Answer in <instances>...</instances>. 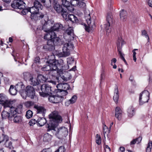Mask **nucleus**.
Instances as JSON below:
<instances>
[{
	"mask_svg": "<svg viewBox=\"0 0 152 152\" xmlns=\"http://www.w3.org/2000/svg\"><path fill=\"white\" fill-rule=\"evenodd\" d=\"M53 7L57 13L61 14L63 18H66V15L68 13L67 8H63L61 6L57 3L54 4Z\"/></svg>",
	"mask_w": 152,
	"mask_h": 152,
	"instance_id": "1a4fd4ad",
	"label": "nucleus"
},
{
	"mask_svg": "<svg viewBox=\"0 0 152 152\" xmlns=\"http://www.w3.org/2000/svg\"><path fill=\"white\" fill-rule=\"evenodd\" d=\"M65 151L64 147L63 146H61L55 152H64Z\"/></svg>",
	"mask_w": 152,
	"mask_h": 152,
	"instance_id": "864d4df0",
	"label": "nucleus"
},
{
	"mask_svg": "<svg viewBox=\"0 0 152 152\" xmlns=\"http://www.w3.org/2000/svg\"><path fill=\"white\" fill-rule=\"evenodd\" d=\"M49 133H47L45 134L43 136V140L45 142H49L50 141L52 137V136L51 135V134H49V133H52L50 132L51 133H50V132Z\"/></svg>",
	"mask_w": 152,
	"mask_h": 152,
	"instance_id": "c85d7f7f",
	"label": "nucleus"
},
{
	"mask_svg": "<svg viewBox=\"0 0 152 152\" xmlns=\"http://www.w3.org/2000/svg\"><path fill=\"white\" fill-rule=\"evenodd\" d=\"M52 40H49L47 42V45L44 46V48L49 50L54 49V45H60L61 39L58 37H56V34L53 36Z\"/></svg>",
	"mask_w": 152,
	"mask_h": 152,
	"instance_id": "39448f33",
	"label": "nucleus"
},
{
	"mask_svg": "<svg viewBox=\"0 0 152 152\" xmlns=\"http://www.w3.org/2000/svg\"><path fill=\"white\" fill-rule=\"evenodd\" d=\"M37 122V121H35V119H32L29 121V124L30 126H32L34 124Z\"/></svg>",
	"mask_w": 152,
	"mask_h": 152,
	"instance_id": "6e6d98bb",
	"label": "nucleus"
},
{
	"mask_svg": "<svg viewBox=\"0 0 152 152\" xmlns=\"http://www.w3.org/2000/svg\"><path fill=\"white\" fill-rule=\"evenodd\" d=\"M64 97L63 96L53 95L52 94L49 96L48 99L49 101L53 103H58L61 102Z\"/></svg>",
	"mask_w": 152,
	"mask_h": 152,
	"instance_id": "4468645a",
	"label": "nucleus"
},
{
	"mask_svg": "<svg viewBox=\"0 0 152 152\" xmlns=\"http://www.w3.org/2000/svg\"><path fill=\"white\" fill-rule=\"evenodd\" d=\"M37 121L38 124L40 126H42L44 125L47 122L46 119L44 118H39L38 119Z\"/></svg>",
	"mask_w": 152,
	"mask_h": 152,
	"instance_id": "72a5a7b5",
	"label": "nucleus"
},
{
	"mask_svg": "<svg viewBox=\"0 0 152 152\" xmlns=\"http://www.w3.org/2000/svg\"><path fill=\"white\" fill-rule=\"evenodd\" d=\"M37 79H36L35 78H33V77L32 78H31L29 81H30V83L31 84L33 85V86H37L38 88L37 89L38 90V88H39V86L40 85V83L38 82L37 81Z\"/></svg>",
	"mask_w": 152,
	"mask_h": 152,
	"instance_id": "2f4dec72",
	"label": "nucleus"
},
{
	"mask_svg": "<svg viewBox=\"0 0 152 152\" xmlns=\"http://www.w3.org/2000/svg\"><path fill=\"white\" fill-rule=\"evenodd\" d=\"M103 133L104 134V138H105V134L106 133V132H107L108 129L107 126L105 125H104L103 126Z\"/></svg>",
	"mask_w": 152,
	"mask_h": 152,
	"instance_id": "603ef678",
	"label": "nucleus"
},
{
	"mask_svg": "<svg viewBox=\"0 0 152 152\" xmlns=\"http://www.w3.org/2000/svg\"><path fill=\"white\" fill-rule=\"evenodd\" d=\"M148 5L149 6L152 8V1L149 0L148 2Z\"/></svg>",
	"mask_w": 152,
	"mask_h": 152,
	"instance_id": "774afa93",
	"label": "nucleus"
},
{
	"mask_svg": "<svg viewBox=\"0 0 152 152\" xmlns=\"http://www.w3.org/2000/svg\"><path fill=\"white\" fill-rule=\"evenodd\" d=\"M41 1L44 5L47 8L50 7L51 5V0H38Z\"/></svg>",
	"mask_w": 152,
	"mask_h": 152,
	"instance_id": "7c9ffc66",
	"label": "nucleus"
},
{
	"mask_svg": "<svg viewBox=\"0 0 152 152\" xmlns=\"http://www.w3.org/2000/svg\"><path fill=\"white\" fill-rule=\"evenodd\" d=\"M34 104V102L31 101L26 102H25L24 105L26 107H29L33 106Z\"/></svg>",
	"mask_w": 152,
	"mask_h": 152,
	"instance_id": "de8ad7c7",
	"label": "nucleus"
},
{
	"mask_svg": "<svg viewBox=\"0 0 152 152\" xmlns=\"http://www.w3.org/2000/svg\"><path fill=\"white\" fill-rule=\"evenodd\" d=\"M127 13L124 10H122L120 12V19L123 21H125L127 18Z\"/></svg>",
	"mask_w": 152,
	"mask_h": 152,
	"instance_id": "cd10ccee",
	"label": "nucleus"
},
{
	"mask_svg": "<svg viewBox=\"0 0 152 152\" xmlns=\"http://www.w3.org/2000/svg\"><path fill=\"white\" fill-rule=\"evenodd\" d=\"M12 100H9L7 97L3 94H0V102L3 104L4 108L11 106L13 103Z\"/></svg>",
	"mask_w": 152,
	"mask_h": 152,
	"instance_id": "9b49d317",
	"label": "nucleus"
},
{
	"mask_svg": "<svg viewBox=\"0 0 152 152\" xmlns=\"http://www.w3.org/2000/svg\"><path fill=\"white\" fill-rule=\"evenodd\" d=\"M24 79L26 80H29L31 78H32V76L31 74L29 72H25L23 73Z\"/></svg>",
	"mask_w": 152,
	"mask_h": 152,
	"instance_id": "473e14b6",
	"label": "nucleus"
},
{
	"mask_svg": "<svg viewBox=\"0 0 152 152\" xmlns=\"http://www.w3.org/2000/svg\"><path fill=\"white\" fill-rule=\"evenodd\" d=\"M127 112L128 116L130 118L132 117L134 113V108L132 107H129L127 110Z\"/></svg>",
	"mask_w": 152,
	"mask_h": 152,
	"instance_id": "c9c22d12",
	"label": "nucleus"
},
{
	"mask_svg": "<svg viewBox=\"0 0 152 152\" xmlns=\"http://www.w3.org/2000/svg\"><path fill=\"white\" fill-rule=\"evenodd\" d=\"M114 94L113 96V100L115 102L117 103L118 102L119 98V91L117 86L116 85L114 89Z\"/></svg>",
	"mask_w": 152,
	"mask_h": 152,
	"instance_id": "b1692460",
	"label": "nucleus"
},
{
	"mask_svg": "<svg viewBox=\"0 0 152 152\" xmlns=\"http://www.w3.org/2000/svg\"><path fill=\"white\" fill-rule=\"evenodd\" d=\"M25 4L23 0H13L11 4V6L14 9L21 10L25 7Z\"/></svg>",
	"mask_w": 152,
	"mask_h": 152,
	"instance_id": "ddd939ff",
	"label": "nucleus"
},
{
	"mask_svg": "<svg viewBox=\"0 0 152 152\" xmlns=\"http://www.w3.org/2000/svg\"><path fill=\"white\" fill-rule=\"evenodd\" d=\"M56 86L57 88L58 92H62L63 96H66L68 94L67 90L70 88L69 86L67 83L59 84Z\"/></svg>",
	"mask_w": 152,
	"mask_h": 152,
	"instance_id": "9d476101",
	"label": "nucleus"
},
{
	"mask_svg": "<svg viewBox=\"0 0 152 152\" xmlns=\"http://www.w3.org/2000/svg\"><path fill=\"white\" fill-rule=\"evenodd\" d=\"M77 5L80 7L85 9L86 8V4L82 1H78L77 3Z\"/></svg>",
	"mask_w": 152,
	"mask_h": 152,
	"instance_id": "8fccbe9b",
	"label": "nucleus"
},
{
	"mask_svg": "<svg viewBox=\"0 0 152 152\" xmlns=\"http://www.w3.org/2000/svg\"><path fill=\"white\" fill-rule=\"evenodd\" d=\"M63 28L62 25L60 23L55 24L51 28V30L52 31H59L62 29Z\"/></svg>",
	"mask_w": 152,
	"mask_h": 152,
	"instance_id": "4be33fe9",
	"label": "nucleus"
},
{
	"mask_svg": "<svg viewBox=\"0 0 152 152\" xmlns=\"http://www.w3.org/2000/svg\"><path fill=\"white\" fill-rule=\"evenodd\" d=\"M152 141H149V142L148 143L147 148H146V152H150L152 148Z\"/></svg>",
	"mask_w": 152,
	"mask_h": 152,
	"instance_id": "79ce46f5",
	"label": "nucleus"
},
{
	"mask_svg": "<svg viewBox=\"0 0 152 152\" xmlns=\"http://www.w3.org/2000/svg\"><path fill=\"white\" fill-rule=\"evenodd\" d=\"M73 28L72 27H70L68 28L66 31L65 33V35L67 34L68 36H69L70 39L74 38V32Z\"/></svg>",
	"mask_w": 152,
	"mask_h": 152,
	"instance_id": "5701e85b",
	"label": "nucleus"
},
{
	"mask_svg": "<svg viewBox=\"0 0 152 152\" xmlns=\"http://www.w3.org/2000/svg\"><path fill=\"white\" fill-rule=\"evenodd\" d=\"M37 81L40 83L39 88H38V90L40 88V85H42L41 83H43L45 82L46 80V78L43 75H39L37 76Z\"/></svg>",
	"mask_w": 152,
	"mask_h": 152,
	"instance_id": "a878e982",
	"label": "nucleus"
},
{
	"mask_svg": "<svg viewBox=\"0 0 152 152\" xmlns=\"http://www.w3.org/2000/svg\"><path fill=\"white\" fill-rule=\"evenodd\" d=\"M13 101V103L11 105V106H8L7 107H6V108L8 107L9 108V110H10V114L11 116H12V115H14L15 114H17V108L15 107H14L13 106V104L15 102V101L14 100H12Z\"/></svg>",
	"mask_w": 152,
	"mask_h": 152,
	"instance_id": "412c9836",
	"label": "nucleus"
},
{
	"mask_svg": "<svg viewBox=\"0 0 152 152\" xmlns=\"http://www.w3.org/2000/svg\"><path fill=\"white\" fill-rule=\"evenodd\" d=\"M47 62L49 65L44 66L41 69L43 71H48L49 74L53 76H55L57 70L59 69L58 66H60L59 60L49 59Z\"/></svg>",
	"mask_w": 152,
	"mask_h": 152,
	"instance_id": "f03ea898",
	"label": "nucleus"
},
{
	"mask_svg": "<svg viewBox=\"0 0 152 152\" xmlns=\"http://www.w3.org/2000/svg\"><path fill=\"white\" fill-rule=\"evenodd\" d=\"M4 83L6 84H9L10 83L9 79L7 77H5L4 79Z\"/></svg>",
	"mask_w": 152,
	"mask_h": 152,
	"instance_id": "4d7b16f0",
	"label": "nucleus"
},
{
	"mask_svg": "<svg viewBox=\"0 0 152 152\" xmlns=\"http://www.w3.org/2000/svg\"><path fill=\"white\" fill-rule=\"evenodd\" d=\"M49 117L50 120L47 126V132L50 133L51 132L52 134H55L59 139L66 137L68 133L67 129L65 127L56 128L58 123L62 121L61 117L58 115V112L54 111L49 115Z\"/></svg>",
	"mask_w": 152,
	"mask_h": 152,
	"instance_id": "f257e3e1",
	"label": "nucleus"
},
{
	"mask_svg": "<svg viewBox=\"0 0 152 152\" xmlns=\"http://www.w3.org/2000/svg\"><path fill=\"white\" fill-rule=\"evenodd\" d=\"M39 60L40 58L39 57H37L35 58L34 60V63H36L39 62Z\"/></svg>",
	"mask_w": 152,
	"mask_h": 152,
	"instance_id": "bf43d9fd",
	"label": "nucleus"
},
{
	"mask_svg": "<svg viewBox=\"0 0 152 152\" xmlns=\"http://www.w3.org/2000/svg\"><path fill=\"white\" fill-rule=\"evenodd\" d=\"M106 20L107 23L104 25V28L107 32L109 33L110 31V25L113 22V16L111 12L107 13L106 17Z\"/></svg>",
	"mask_w": 152,
	"mask_h": 152,
	"instance_id": "f8f14e48",
	"label": "nucleus"
},
{
	"mask_svg": "<svg viewBox=\"0 0 152 152\" xmlns=\"http://www.w3.org/2000/svg\"><path fill=\"white\" fill-rule=\"evenodd\" d=\"M35 108L37 109V113L42 114L44 113L45 111L44 108L41 106H36L35 107Z\"/></svg>",
	"mask_w": 152,
	"mask_h": 152,
	"instance_id": "e433bc0d",
	"label": "nucleus"
},
{
	"mask_svg": "<svg viewBox=\"0 0 152 152\" xmlns=\"http://www.w3.org/2000/svg\"><path fill=\"white\" fill-rule=\"evenodd\" d=\"M124 41L122 39L120 36H119L118 37L117 40V45L118 49H121V46L124 44Z\"/></svg>",
	"mask_w": 152,
	"mask_h": 152,
	"instance_id": "bb28decb",
	"label": "nucleus"
},
{
	"mask_svg": "<svg viewBox=\"0 0 152 152\" xmlns=\"http://www.w3.org/2000/svg\"><path fill=\"white\" fill-rule=\"evenodd\" d=\"M6 149L2 148L0 149V152H6Z\"/></svg>",
	"mask_w": 152,
	"mask_h": 152,
	"instance_id": "338daca9",
	"label": "nucleus"
},
{
	"mask_svg": "<svg viewBox=\"0 0 152 152\" xmlns=\"http://www.w3.org/2000/svg\"><path fill=\"white\" fill-rule=\"evenodd\" d=\"M118 113H120V114H122V112L120 108L119 107H116L115 110V116L117 118H120L119 116V115Z\"/></svg>",
	"mask_w": 152,
	"mask_h": 152,
	"instance_id": "4c0bfd02",
	"label": "nucleus"
},
{
	"mask_svg": "<svg viewBox=\"0 0 152 152\" xmlns=\"http://www.w3.org/2000/svg\"><path fill=\"white\" fill-rule=\"evenodd\" d=\"M84 12L85 19L88 26H87L86 24L84 23L82 24L85 30L88 32H89L90 28H91V29L93 28L95 26V24L94 21L91 22V18L89 11H84Z\"/></svg>",
	"mask_w": 152,
	"mask_h": 152,
	"instance_id": "20e7f679",
	"label": "nucleus"
},
{
	"mask_svg": "<svg viewBox=\"0 0 152 152\" xmlns=\"http://www.w3.org/2000/svg\"><path fill=\"white\" fill-rule=\"evenodd\" d=\"M125 148L123 147H121L119 148L118 152H124L125 151Z\"/></svg>",
	"mask_w": 152,
	"mask_h": 152,
	"instance_id": "0e129e2a",
	"label": "nucleus"
},
{
	"mask_svg": "<svg viewBox=\"0 0 152 152\" xmlns=\"http://www.w3.org/2000/svg\"><path fill=\"white\" fill-rule=\"evenodd\" d=\"M67 62L68 65L67 66L69 68V65L72 64L74 63V59L72 57H69L67 58Z\"/></svg>",
	"mask_w": 152,
	"mask_h": 152,
	"instance_id": "a19ab883",
	"label": "nucleus"
},
{
	"mask_svg": "<svg viewBox=\"0 0 152 152\" xmlns=\"http://www.w3.org/2000/svg\"><path fill=\"white\" fill-rule=\"evenodd\" d=\"M142 35L145 36V37L147 38L148 42L146 44V45H148L149 44L148 42H149V38L146 31L145 30H142Z\"/></svg>",
	"mask_w": 152,
	"mask_h": 152,
	"instance_id": "ea45409f",
	"label": "nucleus"
},
{
	"mask_svg": "<svg viewBox=\"0 0 152 152\" xmlns=\"http://www.w3.org/2000/svg\"><path fill=\"white\" fill-rule=\"evenodd\" d=\"M136 140L137 141V143H139L141 142L142 140V137H141L140 136L136 138Z\"/></svg>",
	"mask_w": 152,
	"mask_h": 152,
	"instance_id": "680f3d73",
	"label": "nucleus"
},
{
	"mask_svg": "<svg viewBox=\"0 0 152 152\" xmlns=\"http://www.w3.org/2000/svg\"><path fill=\"white\" fill-rule=\"evenodd\" d=\"M116 61H117V60H116V58H113V59H112L111 61V65L112 66H113V63L115 64V63L116 62Z\"/></svg>",
	"mask_w": 152,
	"mask_h": 152,
	"instance_id": "052dcab7",
	"label": "nucleus"
},
{
	"mask_svg": "<svg viewBox=\"0 0 152 152\" xmlns=\"http://www.w3.org/2000/svg\"><path fill=\"white\" fill-rule=\"evenodd\" d=\"M77 99V96L75 95H74L68 101V102H69L70 104L74 103L76 102Z\"/></svg>",
	"mask_w": 152,
	"mask_h": 152,
	"instance_id": "c03bdc74",
	"label": "nucleus"
},
{
	"mask_svg": "<svg viewBox=\"0 0 152 152\" xmlns=\"http://www.w3.org/2000/svg\"><path fill=\"white\" fill-rule=\"evenodd\" d=\"M118 54L120 56V58L121 59H123L124 58V54H123L121 52V49H118Z\"/></svg>",
	"mask_w": 152,
	"mask_h": 152,
	"instance_id": "5fc2aeb1",
	"label": "nucleus"
},
{
	"mask_svg": "<svg viewBox=\"0 0 152 152\" xmlns=\"http://www.w3.org/2000/svg\"><path fill=\"white\" fill-rule=\"evenodd\" d=\"M60 66H58L59 69H57L56 73H57L59 76L64 80L67 81L70 80L71 78L70 74L66 70L68 69L67 65H64V61L62 59L59 60Z\"/></svg>",
	"mask_w": 152,
	"mask_h": 152,
	"instance_id": "7ed1b4c3",
	"label": "nucleus"
},
{
	"mask_svg": "<svg viewBox=\"0 0 152 152\" xmlns=\"http://www.w3.org/2000/svg\"><path fill=\"white\" fill-rule=\"evenodd\" d=\"M104 144L105 145V146L104 147V150H105V151H106V150L105 149L106 148L108 149L109 151L110 152L111 151V149L109 147V146L108 145H105V142H104Z\"/></svg>",
	"mask_w": 152,
	"mask_h": 152,
	"instance_id": "e2e57ef3",
	"label": "nucleus"
},
{
	"mask_svg": "<svg viewBox=\"0 0 152 152\" xmlns=\"http://www.w3.org/2000/svg\"><path fill=\"white\" fill-rule=\"evenodd\" d=\"M55 33L53 31L48 30L47 32L44 37V39L48 40L47 42L49 40H52L53 36L55 34Z\"/></svg>",
	"mask_w": 152,
	"mask_h": 152,
	"instance_id": "aec40b11",
	"label": "nucleus"
},
{
	"mask_svg": "<svg viewBox=\"0 0 152 152\" xmlns=\"http://www.w3.org/2000/svg\"><path fill=\"white\" fill-rule=\"evenodd\" d=\"M75 1L74 0H61L62 4L65 8H67L68 11H73L74 9L72 7H70L71 9H69L71 5L75 6V4H73V2Z\"/></svg>",
	"mask_w": 152,
	"mask_h": 152,
	"instance_id": "dca6fc26",
	"label": "nucleus"
},
{
	"mask_svg": "<svg viewBox=\"0 0 152 152\" xmlns=\"http://www.w3.org/2000/svg\"><path fill=\"white\" fill-rule=\"evenodd\" d=\"M23 118L19 115L17 114L11 116L9 118V120H13L14 123L21 124L22 122Z\"/></svg>",
	"mask_w": 152,
	"mask_h": 152,
	"instance_id": "f3484780",
	"label": "nucleus"
},
{
	"mask_svg": "<svg viewBox=\"0 0 152 152\" xmlns=\"http://www.w3.org/2000/svg\"><path fill=\"white\" fill-rule=\"evenodd\" d=\"M150 93L147 90H144L142 92L140 95L139 98V104L143 105L146 102H147L149 99Z\"/></svg>",
	"mask_w": 152,
	"mask_h": 152,
	"instance_id": "6e6552de",
	"label": "nucleus"
},
{
	"mask_svg": "<svg viewBox=\"0 0 152 152\" xmlns=\"http://www.w3.org/2000/svg\"><path fill=\"white\" fill-rule=\"evenodd\" d=\"M41 152H52V151L50 148H48L43 149Z\"/></svg>",
	"mask_w": 152,
	"mask_h": 152,
	"instance_id": "13d9d810",
	"label": "nucleus"
},
{
	"mask_svg": "<svg viewBox=\"0 0 152 152\" xmlns=\"http://www.w3.org/2000/svg\"><path fill=\"white\" fill-rule=\"evenodd\" d=\"M40 1L38 0H35L34 2V6L35 8L37 11H39V10H42L43 7L40 3Z\"/></svg>",
	"mask_w": 152,
	"mask_h": 152,
	"instance_id": "393cba45",
	"label": "nucleus"
},
{
	"mask_svg": "<svg viewBox=\"0 0 152 152\" xmlns=\"http://www.w3.org/2000/svg\"><path fill=\"white\" fill-rule=\"evenodd\" d=\"M12 144V142L9 140L8 142H6L5 143H4V145L6 147L11 149L13 148Z\"/></svg>",
	"mask_w": 152,
	"mask_h": 152,
	"instance_id": "58836bf2",
	"label": "nucleus"
},
{
	"mask_svg": "<svg viewBox=\"0 0 152 152\" xmlns=\"http://www.w3.org/2000/svg\"><path fill=\"white\" fill-rule=\"evenodd\" d=\"M9 92L11 95H15L17 93V90L16 88L14 86L11 85L9 89Z\"/></svg>",
	"mask_w": 152,
	"mask_h": 152,
	"instance_id": "c756f323",
	"label": "nucleus"
},
{
	"mask_svg": "<svg viewBox=\"0 0 152 152\" xmlns=\"http://www.w3.org/2000/svg\"><path fill=\"white\" fill-rule=\"evenodd\" d=\"M40 88L42 91L39 93L40 95L44 97L47 96L48 95L49 96L52 94V92L54 91L52 87L48 84L40 85Z\"/></svg>",
	"mask_w": 152,
	"mask_h": 152,
	"instance_id": "423d86ee",
	"label": "nucleus"
},
{
	"mask_svg": "<svg viewBox=\"0 0 152 152\" xmlns=\"http://www.w3.org/2000/svg\"><path fill=\"white\" fill-rule=\"evenodd\" d=\"M1 116L2 118L6 119L8 118L9 119V118L10 117H11L10 115V114L9 113L4 110L1 113Z\"/></svg>",
	"mask_w": 152,
	"mask_h": 152,
	"instance_id": "f704fd0d",
	"label": "nucleus"
},
{
	"mask_svg": "<svg viewBox=\"0 0 152 152\" xmlns=\"http://www.w3.org/2000/svg\"><path fill=\"white\" fill-rule=\"evenodd\" d=\"M69 11H68L69 12ZM69 12L66 15V18H63L66 21L70 20L73 23H77L78 20L77 18L73 14H68Z\"/></svg>",
	"mask_w": 152,
	"mask_h": 152,
	"instance_id": "6ab92c4d",
	"label": "nucleus"
},
{
	"mask_svg": "<svg viewBox=\"0 0 152 152\" xmlns=\"http://www.w3.org/2000/svg\"><path fill=\"white\" fill-rule=\"evenodd\" d=\"M136 140V139H135L133 140L132 141H131L130 142V145H134L136 143V142H137Z\"/></svg>",
	"mask_w": 152,
	"mask_h": 152,
	"instance_id": "69168bd1",
	"label": "nucleus"
},
{
	"mask_svg": "<svg viewBox=\"0 0 152 152\" xmlns=\"http://www.w3.org/2000/svg\"><path fill=\"white\" fill-rule=\"evenodd\" d=\"M23 10L21 12L22 14L23 15H26L27 14L29 15L30 12L28 8H25L23 9H22Z\"/></svg>",
	"mask_w": 152,
	"mask_h": 152,
	"instance_id": "3c124183",
	"label": "nucleus"
},
{
	"mask_svg": "<svg viewBox=\"0 0 152 152\" xmlns=\"http://www.w3.org/2000/svg\"><path fill=\"white\" fill-rule=\"evenodd\" d=\"M30 18L33 20H40L44 17V15L42 13L38 12L30 14Z\"/></svg>",
	"mask_w": 152,
	"mask_h": 152,
	"instance_id": "a211bd4d",
	"label": "nucleus"
},
{
	"mask_svg": "<svg viewBox=\"0 0 152 152\" xmlns=\"http://www.w3.org/2000/svg\"><path fill=\"white\" fill-rule=\"evenodd\" d=\"M102 140L101 137L98 134L96 135V142L99 145L101 144V140Z\"/></svg>",
	"mask_w": 152,
	"mask_h": 152,
	"instance_id": "37998d69",
	"label": "nucleus"
},
{
	"mask_svg": "<svg viewBox=\"0 0 152 152\" xmlns=\"http://www.w3.org/2000/svg\"><path fill=\"white\" fill-rule=\"evenodd\" d=\"M2 136L3 139L2 140L0 141V143L2 142H4V143H5L6 142H8L9 140V137L7 135L3 134Z\"/></svg>",
	"mask_w": 152,
	"mask_h": 152,
	"instance_id": "49530a36",
	"label": "nucleus"
},
{
	"mask_svg": "<svg viewBox=\"0 0 152 152\" xmlns=\"http://www.w3.org/2000/svg\"><path fill=\"white\" fill-rule=\"evenodd\" d=\"M26 94L31 99H34L35 96L34 88L30 86H27L25 88Z\"/></svg>",
	"mask_w": 152,
	"mask_h": 152,
	"instance_id": "2eb2a0df",
	"label": "nucleus"
},
{
	"mask_svg": "<svg viewBox=\"0 0 152 152\" xmlns=\"http://www.w3.org/2000/svg\"><path fill=\"white\" fill-rule=\"evenodd\" d=\"M33 113L30 110H28L26 112V116L27 118H29L32 116Z\"/></svg>",
	"mask_w": 152,
	"mask_h": 152,
	"instance_id": "09e8293b",
	"label": "nucleus"
},
{
	"mask_svg": "<svg viewBox=\"0 0 152 152\" xmlns=\"http://www.w3.org/2000/svg\"><path fill=\"white\" fill-rule=\"evenodd\" d=\"M73 44L70 42L65 43L63 47V52L60 53L61 57H66L70 54V51L73 50Z\"/></svg>",
	"mask_w": 152,
	"mask_h": 152,
	"instance_id": "0eeeda50",
	"label": "nucleus"
},
{
	"mask_svg": "<svg viewBox=\"0 0 152 152\" xmlns=\"http://www.w3.org/2000/svg\"><path fill=\"white\" fill-rule=\"evenodd\" d=\"M28 9L29 12L30 13L29 14L30 15V14L37 13L39 11L36 10V9H35V8L34 6L31 7H29Z\"/></svg>",
	"mask_w": 152,
	"mask_h": 152,
	"instance_id": "a18cd8bd",
	"label": "nucleus"
}]
</instances>
